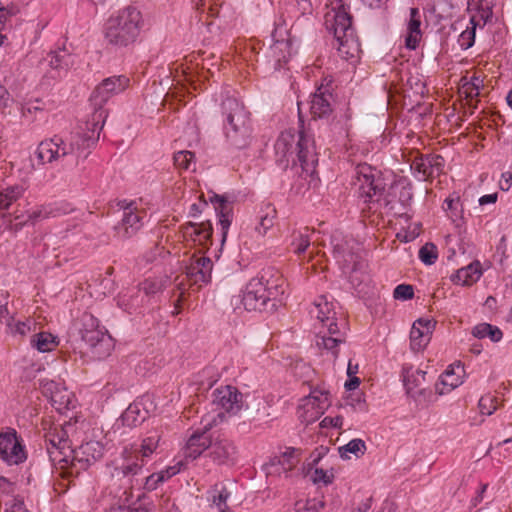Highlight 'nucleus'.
Masks as SVG:
<instances>
[{
    "mask_svg": "<svg viewBox=\"0 0 512 512\" xmlns=\"http://www.w3.org/2000/svg\"><path fill=\"white\" fill-rule=\"evenodd\" d=\"M207 431L208 430L203 427L202 432H195L188 438L185 447V455L187 458L196 459L205 450H210L212 440L206 434Z\"/></svg>",
    "mask_w": 512,
    "mask_h": 512,
    "instance_id": "obj_27",
    "label": "nucleus"
},
{
    "mask_svg": "<svg viewBox=\"0 0 512 512\" xmlns=\"http://www.w3.org/2000/svg\"><path fill=\"white\" fill-rule=\"evenodd\" d=\"M300 462V451L295 448H286L280 455L273 457L267 465L269 475L288 477Z\"/></svg>",
    "mask_w": 512,
    "mask_h": 512,
    "instance_id": "obj_20",
    "label": "nucleus"
},
{
    "mask_svg": "<svg viewBox=\"0 0 512 512\" xmlns=\"http://www.w3.org/2000/svg\"><path fill=\"white\" fill-rule=\"evenodd\" d=\"M44 62L47 63L57 75H60L61 71H67L71 65V55L66 50L50 52L44 59Z\"/></svg>",
    "mask_w": 512,
    "mask_h": 512,
    "instance_id": "obj_34",
    "label": "nucleus"
},
{
    "mask_svg": "<svg viewBox=\"0 0 512 512\" xmlns=\"http://www.w3.org/2000/svg\"><path fill=\"white\" fill-rule=\"evenodd\" d=\"M389 0H361V3L372 10L383 12L387 9Z\"/></svg>",
    "mask_w": 512,
    "mask_h": 512,
    "instance_id": "obj_55",
    "label": "nucleus"
},
{
    "mask_svg": "<svg viewBox=\"0 0 512 512\" xmlns=\"http://www.w3.org/2000/svg\"><path fill=\"white\" fill-rule=\"evenodd\" d=\"M25 448L16 431L0 433V459L8 465H17L26 460Z\"/></svg>",
    "mask_w": 512,
    "mask_h": 512,
    "instance_id": "obj_15",
    "label": "nucleus"
},
{
    "mask_svg": "<svg viewBox=\"0 0 512 512\" xmlns=\"http://www.w3.org/2000/svg\"><path fill=\"white\" fill-rule=\"evenodd\" d=\"M121 207L124 209L123 217L121 222L115 226V232L119 239H128L142 227L143 213L139 212L133 203L124 205L122 202Z\"/></svg>",
    "mask_w": 512,
    "mask_h": 512,
    "instance_id": "obj_18",
    "label": "nucleus"
},
{
    "mask_svg": "<svg viewBox=\"0 0 512 512\" xmlns=\"http://www.w3.org/2000/svg\"><path fill=\"white\" fill-rule=\"evenodd\" d=\"M472 335L478 339L489 338L492 342H499L503 338L501 329L489 323H479L474 326Z\"/></svg>",
    "mask_w": 512,
    "mask_h": 512,
    "instance_id": "obj_38",
    "label": "nucleus"
},
{
    "mask_svg": "<svg viewBox=\"0 0 512 512\" xmlns=\"http://www.w3.org/2000/svg\"><path fill=\"white\" fill-rule=\"evenodd\" d=\"M332 244L334 247L333 252L335 254L343 255V256H353L360 253L359 244L355 243L354 240L350 239H340L336 236L332 239Z\"/></svg>",
    "mask_w": 512,
    "mask_h": 512,
    "instance_id": "obj_42",
    "label": "nucleus"
},
{
    "mask_svg": "<svg viewBox=\"0 0 512 512\" xmlns=\"http://www.w3.org/2000/svg\"><path fill=\"white\" fill-rule=\"evenodd\" d=\"M211 201L214 204V208L219 217V223L222 228V236L224 241L228 232V228L231 224V207L224 199V197L219 195H214L211 198Z\"/></svg>",
    "mask_w": 512,
    "mask_h": 512,
    "instance_id": "obj_33",
    "label": "nucleus"
},
{
    "mask_svg": "<svg viewBox=\"0 0 512 512\" xmlns=\"http://www.w3.org/2000/svg\"><path fill=\"white\" fill-rule=\"evenodd\" d=\"M163 288V284L161 281H158L156 279H146L140 284V291H143L146 295H152L159 291H161Z\"/></svg>",
    "mask_w": 512,
    "mask_h": 512,
    "instance_id": "obj_50",
    "label": "nucleus"
},
{
    "mask_svg": "<svg viewBox=\"0 0 512 512\" xmlns=\"http://www.w3.org/2000/svg\"><path fill=\"white\" fill-rule=\"evenodd\" d=\"M473 16H477V20L480 21L479 26H484L486 22L491 18L492 11L490 8H482Z\"/></svg>",
    "mask_w": 512,
    "mask_h": 512,
    "instance_id": "obj_64",
    "label": "nucleus"
},
{
    "mask_svg": "<svg viewBox=\"0 0 512 512\" xmlns=\"http://www.w3.org/2000/svg\"><path fill=\"white\" fill-rule=\"evenodd\" d=\"M353 184L359 198L364 203L380 201V197L386 188V182L381 171L367 163L358 164L355 167Z\"/></svg>",
    "mask_w": 512,
    "mask_h": 512,
    "instance_id": "obj_12",
    "label": "nucleus"
},
{
    "mask_svg": "<svg viewBox=\"0 0 512 512\" xmlns=\"http://www.w3.org/2000/svg\"><path fill=\"white\" fill-rule=\"evenodd\" d=\"M79 145V135H70L65 139L60 136H54L39 143L36 157L41 165L77 159L81 156Z\"/></svg>",
    "mask_w": 512,
    "mask_h": 512,
    "instance_id": "obj_11",
    "label": "nucleus"
},
{
    "mask_svg": "<svg viewBox=\"0 0 512 512\" xmlns=\"http://www.w3.org/2000/svg\"><path fill=\"white\" fill-rule=\"evenodd\" d=\"M208 206L207 202L202 198V196L198 197V201L193 203L190 206L189 215L191 217H197L204 208Z\"/></svg>",
    "mask_w": 512,
    "mask_h": 512,
    "instance_id": "obj_57",
    "label": "nucleus"
},
{
    "mask_svg": "<svg viewBox=\"0 0 512 512\" xmlns=\"http://www.w3.org/2000/svg\"><path fill=\"white\" fill-rule=\"evenodd\" d=\"M194 233L199 237V241H207L211 237V225L209 223H201L199 226H195Z\"/></svg>",
    "mask_w": 512,
    "mask_h": 512,
    "instance_id": "obj_54",
    "label": "nucleus"
},
{
    "mask_svg": "<svg viewBox=\"0 0 512 512\" xmlns=\"http://www.w3.org/2000/svg\"><path fill=\"white\" fill-rule=\"evenodd\" d=\"M50 211H48L45 207L38 208L33 210L28 214V219L32 223L36 222L39 219L47 218L50 215Z\"/></svg>",
    "mask_w": 512,
    "mask_h": 512,
    "instance_id": "obj_59",
    "label": "nucleus"
},
{
    "mask_svg": "<svg viewBox=\"0 0 512 512\" xmlns=\"http://www.w3.org/2000/svg\"><path fill=\"white\" fill-rule=\"evenodd\" d=\"M310 477L314 484L328 485V484L332 483V481L334 479V474H333L332 470L315 468L314 471L311 473Z\"/></svg>",
    "mask_w": 512,
    "mask_h": 512,
    "instance_id": "obj_47",
    "label": "nucleus"
},
{
    "mask_svg": "<svg viewBox=\"0 0 512 512\" xmlns=\"http://www.w3.org/2000/svg\"><path fill=\"white\" fill-rule=\"evenodd\" d=\"M142 26L143 18L140 10L134 6H127L107 20L105 40L115 48L128 47L136 42Z\"/></svg>",
    "mask_w": 512,
    "mask_h": 512,
    "instance_id": "obj_8",
    "label": "nucleus"
},
{
    "mask_svg": "<svg viewBox=\"0 0 512 512\" xmlns=\"http://www.w3.org/2000/svg\"><path fill=\"white\" fill-rule=\"evenodd\" d=\"M393 296L398 300L412 299L414 296L413 287L408 284H400L394 289Z\"/></svg>",
    "mask_w": 512,
    "mask_h": 512,
    "instance_id": "obj_51",
    "label": "nucleus"
},
{
    "mask_svg": "<svg viewBox=\"0 0 512 512\" xmlns=\"http://www.w3.org/2000/svg\"><path fill=\"white\" fill-rule=\"evenodd\" d=\"M183 468L182 461H178L174 465L168 466L165 469L159 471V475L163 476V482L167 481L171 477L177 475Z\"/></svg>",
    "mask_w": 512,
    "mask_h": 512,
    "instance_id": "obj_53",
    "label": "nucleus"
},
{
    "mask_svg": "<svg viewBox=\"0 0 512 512\" xmlns=\"http://www.w3.org/2000/svg\"><path fill=\"white\" fill-rule=\"evenodd\" d=\"M162 477L163 476H160L158 472L151 474L146 478L145 488L150 491L155 490L159 484L163 483Z\"/></svg>",
    "mask_w": 512,
    "mask_h": 512,
    "instance_id": "obj_56",
    "label": "nucleus"
},
{
    "mask_svg": "<svg viewBox=\"0 0 512 512\" xmlns=\"http://www.w3.org/2000/svg\"><path fill=\"white\" fill-rule=\"evenodd\" d=\"M9 294L5 290H0V322L6 323L12 319L8 310Z\"/></svg>",
    "mask_w": 512,
    "mask_h": 512,
    "instance_id": "obj_49",
    "label": "nucleus"
},
{
    "mask_svg": "<svg viewBox=\"0 0 512 512\" xmlns=\"http://www.w3.org/2000/svg\"><path fill=\"white\" fill-rule=\"evenodd\" d=\"M412 169L423 180H429L442 173L444 159L440 155H421L413 160Z\"/></svg>",
    "mask_w": 512,
    "mask_h": 512,
    "instance_id": "obj_22",
    "label": "nucleus"
},
{
    "mask_svg": "<svg viewBox=\"0 0 512 512\" xmlns=\"http://www.w3.org/2000/svg\"><path fill=\"white\" fill-rule=\"evenodd\" d=\"M129 84V78L124 75L108 77L94 89L90 101L94 107L103 108L112 96L123 92Z\"/></svg>",
    "mask_w": 512,
    "mask_h": 512,
    "instance_id": "obj_14",
    "label": "nucleus"
},
{
    "mask_svg": "<svg viewBox=\"0 0 512 512\" xmlns=\"http://www.w3.org/2000/svg\"><path fill=\"white\" fill-rule=\"evenodd\" d=\"M212 267L211 258H191L186 266V277L191 284L201 286L210 282Z\"/></svg>",
    "mask_w": 512,
    "mask_h": 512,
    "instance_id": "obj_23",
    "label": "nucleus"
},
{
    "mask_svg": "<svg viewBox=\"0 0 512 512\" xmlns=\"http://www.w3.org/2000/svg\"><path fill=\"white\" fill-rule=\"evenodd\" d=\"M8 331L13 336L25 337L30 333H35L37 330V322L34 318L28 317L24 321H14L12 318L6 323Z\"/></svg>",
    "mask_w": 512,
    "mask_h": 512,
    "instance_id": "obj_36",
    "label": "nucleus"
},
{
    "mask_svg": "<svg viewBox=\"0 0 512 512\" xmlns=\"http://www.w3.org/2000/svg\"><path fill=\"white\" fill-rule=\"evenodd\" d=\"M277 162L287 167L290 162H298L302 170L309 175L315 172L318 162L314 141L303 132L296 136L292 131H284L275 143Z\"/></svg>",
    "mask_w": 512,
    "mask_h": 512,
    "instance_id": "obj_3",
    "label": "nucleus"
},
{
    "mask_svg": "<svg viewBox=\"0 0 512 512\" xmlns=\"http://www.w3.org/2000/svg\"><path fill=\"white\" fill-rule=\"evenodd\" d=\"M284 34H287L284 27H276L272 32L274 43L270 46L267 57L275 70L283 68L291 57V42L288 38H283Z\"/></svg>",
    "mask_w": 512,
    "mask_h": 512,
    "instance_id": "obj_17",
    "label": "nucleus"
},
{
    "mask_svg": "<svg viewBox=\"0 0 512 512\" xmlns=\"http://www.w3.org/2000/svg\"><path fill=\"white\" fill-rule=\"evenodd\" d=\"M209 457L218 465H233L238 458V448L233 440L218 437L212 440Z\"/></svg>",
    "mask_w": 512,
    "mask_h": 512,
    "instance_id": "obj_19",
    "label": "nucleus"
},
{
    "mask_svg": "<svg viewBox=\"0 0 512 512\" xmlns=\"http://www.w3.org/2000/svg\"><path fill=\"white\" fill-rule=\"evenodd\" d=\"M148 410L141 401L131 403L121 416L123 425L136 427L148 418Z\"/></svg>",
    "mask_w": 512,
    "mask_h": 512,
    "instance_id": "obj_31",
    "label": "nucleus"
},
{
    "mask_svg": "<svg viewBox=\"0 0 512 512\" xmlns=\"http://www.w3.org/2000/svg\"><path fill=\"white\" fill-rule=\"evenodd\" d=\"M275 213V210H272V215L266 214L265 216L261 217L260 224L256 228L259 234L265 235L267 230L273 226Z\"/></svg>",
    "mask_w": 512,
    "mask_h": 512,
    "instance_id": "obj_52",
    "label": "nucleus"
},
{
    "mask_svg": "<svg viewBox=\"0 0 512 512\" xmlns=\"http://www.w3.org/2000/svg\"><path fill=\"white\" fill-rule=\"evenodd\" d=\"M106 118L107 112L105 109L94 107V111L89 118L79 125L75 132L70 134L80 136L79 152L81 154L99 140Z\"/></svg>",
    "mask_w": 512,
    "mask_h": 512,
    "instance_id": "obj_13",
    "label": "nucleus"
},
{
    "mask_svg": "<svg viewBox=\"0 0 512 512\" xmlns=\"http://www.w3.org/2000/svg\"><path fill=\"white\" fill-rule=\"evenodd\" d=\"M59 343L58 336L47 331H36L30 338V346L40 353L54 351Z\"/></svg>",
    "mask_w": 512,
    "mask_h": 512,
    "instance_id": "obj_32",
    "label": "nucleus"
},
{
    "mask_svg": "<svg viewBox=\"0 0 512 512\" xmlns=\"http://www.w3.org/2000/svg\"><path fill=\"white\" fill-rule=\"evenodd\" d=\"M73 429L71 424L55 426L46 434V449L51 461L58 464H68L75 459L82 460L79 455L85 456V461H95L102 457L104 446L98 441H89L82 444L78 450L72 448L69 432Z\"/></svg>",
    "mask_w": 512,
    "mask_h": 512,
    "instance_id": "obj_1",
    "label": "nucleus"
},
{
    "mask_svg": "<svg viewBox=\"0 0 512 512\" xmlns=\"http://www.w3.org/2000/svg\"><path fill=\"white\" fill-rule=\"evenodd\" d=\"M43 393L50 398L52 406L60 413L76 407L74 394L60 382L45 380L42 382Z\"/></svg>",
    "mask_w": 512,
    "mask_h": 512,
    "instance_id": "obj_16",
    "label": "nucleus"
},
{
    "mask_svg": "<svg viewBox=\"0 0 512 512\" xmlns=\"http://www.w3.org/2000/svg\"><path fill=\"white\" fill-rule=\"evenodd\" d=\"M470 25L458 37V44L463 50L469 49L475 42V31L477 26L480 25L477 16H471Z\"/></svg>",
    "mask_w": 512,
    "mask_h": 512,
    "instance_id": "obj_45",
    "label": "nucleus"
},
{
    "mask_svg": "<svg viewBox=\"0 0 512 512\" xmlns=\"http://www.w3.org/2000/svg\"><path fill=\"white\" fill-rule=\"evenodd\" d=\"M333 94L328 87L320 86L310 100V113L314 119L326 118L333 111Z\"/></svg>",
    "mask_w": 512,
    "mask_h": 512,
    "instance_id": "obj_24",
    "label": "nucleus"
},
{
    "mask_svg": "<svg viewBox=\"0 0 512 512\" xmlns=\"http://www.w3.org/2000/svg\"><path fill=\"white\" fill-rule=\"evenodd\" d=\"M365 264L361 261H354L343 265V273L347 275L349 281L354 285L358 286L362 282L368 279V275L364 271Z\"/></svg>",
    "mask_w": 512,
    "mask_h": 512,
    "instance_id": "obj_37",
    "label": "nucleus"
},
{
    "mask_svg": "<svg viewBox=\"0 0 512 512\" xmlns=\"http://www.w3.org/2000/svg\"><path fill=\"white\" fill-rule=\"evenodd\" d=\"M512 187V173L504 172L501 175V180L499 181V188L502 191H508Z\"/></svg>",
    "mask_w": 512,
    "mask_h": 512,
    "instance_id": "obj_63",
    "label": "nucleus"
},
{
    "mask_svg": "<svg viewBox=\"0 0 512 512\" xmlns=\"http://www.w3.org/2000/svg\"><path fill=\"white\" fill-rule=\"evenodd\" d=\"M367 446L362 439L355 438L350 440L347 444L338 448L340 457L342 459H350V455L359 458L365 454Z\"/></svg>",
    "mask_w": 512,
    "mask_h": 512,
    "instance_id": "obj_41",
    "label": "nucleus"
},
{
    "mask_svg": "<svg viewBox=\"0 0 512 512\" xmlns=\"http://www.w3.org/2000/svg\"><path fill=\"white\" fill-rule=\"evenodd\" d=\"M438 250L433 243H426L418 250V256H437Z\"/></svg>",
    "mask_w": 512,
    "mask_h": 512,
    "instance_id": "obj_62",
    "label": "nucleus"
},
{
    "mask_svg": "<svg viewBox=\"0 0 512 512\" xmlns=\"http://www.w3.org/2000/svg\"><path fill=\"white\" fill-rule=\"evenodd\" d=\"M221 106L222 113L225 116L224 133L227 142L231 147L237 149L246 148L252 140L249 112L234 97H227Z\"/></svg>",
    "mask_w": 512,
    "mask_h": 512,
    "instance_id": "obj_9",
    "label": "nucleus"
},
{
    "mask_svg": "<svg viewBox=\"0 0 512 512\" xmlns=\"http://www.w3.org/2000/svg\"><path fill=\"white\" fill-rule=\"evenodd\" d=\"M425 372L420 369H414L409 364L402 366L401 376L406 388L407 393H410L415 387L419 385V378H424Z\"/></svg>",
    "mask_w": 512,
    "mask_h": 512,
    "instance_id": "obj_40",
    "label": "nucleus"
},
{
    "mask_svg": "<svg viewBox=\"0 0 512 512\" xmlns=\"http://www.w3.org/2000/svg\"><path fill=\"white\" fill-rule=\"evenodd\" d=\"M194 153L191 151H179L174 155V164L180 169H189Z\"/></svg>",
    "mask_w": 512,
    "mask_h": 512,
    "instance_id": "obj_48",
    "label": "nucleus"
},
{
    "mask_svg": "<svg viewBox=\"0 0 512 512\" xmlns=\"http://www.w3.org/2000/svg\"><path fill=\"white\" fill-rule=\"evenodd\" d=\"M460 239H449L447 244L449 245L448 252L450 256H456L457 254H465L466 251L460 245Z\"/></svg>",
    "mask_w": 512,
    "mask_h": 512,
    "instance_id": "obj_60",
    "label": "nucleus"
},
{
    "mask_svg": "<svg viewBox=\"0 0 512 512\" xmlns=\"http://www.w3.org/2000/svg\"><path fill=\"white\" fill-rule=\"evenodd\" d=\"M343 417L335 416V417H325L321 421L322 427H333V428H341L343 426Z\"/></svg>",
    "mask_w": 512,
    "mask_h": 512,
    "instance_id": "obj_58",
    "label": "nucleus"
},
{
    "mask_svg": "<svg viewBox=\"0 0 512 512\" xmlns=\"http://www.w3.org/2000/svg\"><path fill=\"white\" fill-rule=\"evenodd\" d=\"M212 397L215 410L205 414L201 419L206 430L223 423L227 416H238L243 410L248 409L243 394L234 386H220L213 391Z\"/></svg>",
    "mask_w": 512,
    "mask_h": 512,
    "instance_id": "obj_10",
    "label": "nucleus"
},
{
    "mask_svg": "<svg viewBox=\"0 0 512 512\" xmlns=\"http://www.w3.org/2000/svg\"><path fill=\"white\" fill-rule=\"evenodd\" d=\"M310 230L304 227L299 230H294L291 234V240L288 246L289 252L294 254H301L306 251L310 245Z\"/></svg>",
    "mask_w": 512,
    "mask_h": 512,
    "instance_id": "obj_35",
    "label": "nucleus"
},
{
    "mask_svg": "<svg viewBox=\"0 0 512 512\" xmlns=\"http://www.w3.org/2000/svg\"><path fill=\"white\" fill-rule=\"evenodd\" d=\"M309 313L322 324V330L316 336L317 347L336 359L339 345L345 341L346 333L344 323L340 327L337 322L335 304L327 296H319L313 302Z\"/></svg>",
    "mask_w": 512,
    "mask_h": 512,
    "instance_id": "obj_4",
    "label": "nucleus"
},
{
    "mask_svg": "<svg viewBox=\"0 0 512 512\" xmlns=\"http://www.w3.org/2000/svg\"><path fill=\"white\" fill-rule=\"evenodd\" d=\"M436 322L429 318L417 319L410 331V347L413 351L423 350L431 340Z\"/></svg>",
    "mask_w": 512,
    "mask_h": 512,
    "instance_id": "obj_21",
    "label": "nucleus"
},
{
    "mask_svg": "<svg viewBox=\"0 0 512 512\" xmlns=\"http://www.w3.org/2000/svg\"><path fill=\"white\" fill-rule=\"evenodd\" d=\"M325 25L336 41L337 51L342 59L355 64L360 59L362 52L358 38L352 28V17L341 4L337 9L333 8L325 15Z\"/></svg>",
    "mask_w": 512,
    "mask_h": 512,
    "instance_id": "obj_5",
    "label": "nucleus"
},
{
    "mask_svg": "<svg viewBox=\"0 0 512 512\" xmlns=\"http://www.w3.org/2000/svg\"><path fill=\"white\" fill-rule=\"evenodd\" d=\"M464 368L460 364L450 365L439 377L436 389L439 394H447L463 383Z\"/></svg>",
    "mask_w": 512,
    "mask_h": 512,
    "instance_id": "obj_25",
    "label": "nucleus"
},
{
    "mask_svg": "<svg viewBox=\"0 0 512 512\" xmlns=\"http://www.w3.org/2000/svg\"><path fill=\"white\" fill-rule=\"evenodd\" d=\"M160 440V434L155 432L144 437L139 444L126 445L120 456L112 462L113 471H111V475L120 478L139 474L156 452Z\"/></svg>",
    "mask_w": 512,
    "mask_h": 512,
    "instance_id": "obj_7",
    "label": "nucleus"
},
{
    "mask_svg": "<svg viewBox=\"0 0 512 512\" xmlns=\"http://www.w3.org/2000/svg\"><path fill=\"white\" fill-rule=\"evenodd\" d=\"M72 332L93 359L101 360L110 355L112 338L91 313L85 312L77 318L72 325Z\"/></svg>",
    "mask_w": 512,
    "mask_h": 512,
    "instance_id": "obj_6",
    "label": "nucleus"
},
{
    "mask_svg": "<svg viewBox=\"0 0 512 512\" xmlns=\"http://www.w3.org/2000/svg\"><path fill=\"white\" fill-rule=\"evenodd\" d=\"M461 81L463 83L460 93L463 94L467 100L472 101L473 99H477L480 95L481 88L484 86L483 79L474 74L470 80L463 78Z\"/></svg>",
    "mask_w": 512,
    "mask_h": 512,
    "instance_id": "obj_39",
    "label": "nucleus"
},
{
    "mask_svg": "<svg viewBox=\"0 0 512 512\" xmlns=\"http://www.w3.org/2000/svg\"><path fill=\"white\" fill-rule=\"evenodd\" d=\"M483 274V268L478 260L462 267L451 275L450 279L454 284L461 286H471L476 283Z\"/></svg>",
    "mask_w": 512,
    "mask_h": 512,
    "instance_id": "obj_26",
    "label": "nucleus"
},
{
    "mask_svg": "<svg viewBox=\"0 0 512 512\" xmlns=\"http://www.w3.org/2000/svg\"><path fill=\"white\" fill-rule=\"evenodd\" d=\"M309 401L315 403L316 411H312L311 415H307L306 422L308 423L316 421L329 407L330 393L323 388H314L308 395V402Z\"/></svg>",
    "mask_w": 512,
    "mask_h": 512,
    "instance_id": "obj_29",
    "label": "nucleus"
},
{
    "mask_svg": "<svg viewBox=\"0 0 512 512\" xmlns=\"http://www.w3.org/2000/svg\"><path fill=\"white\" fill-rule=\"evenodd\" d=\"M24 193L21 185H14L0 190V211L8 209L10 205L17 201Z\"/></svg>",
    "mask_w": 512,
    "mask_h": 512,
    "instance_id": "obj_44",
    "label": "nucleus"
},
{
    "mask_svg": "<svg viewBox=\"0 0 512 512\" xmlns=\"http://www.w3.org/2000/svg\"><path fill=\"white\" fill-rule=\"evenodd\" d=\"M444 205V209L448 212V216L453 222L463 221L464 209L458 195L454 194L447 197L444 201Z\"/></svg>",
    "mask_w": 512,
    "mask_h": 512,
    "instance_id": "obj_43",
    "label": "nucleus"
},
{
    "mask_svg": "<svg viewBox=\"0 0 512 512\" xmlns=\"http://www.w3.org/2000/svg\"><path fill=\"white\" fill-rule=\"evenodd\" d=\"M498 405V398L492 394L483 395L478 402L480 414L485 416L492 415L497 410Z\"/></svg>",
    "mask_w": 512,
    "mask_h": 512,
    "instance_id": "obj_46",
    "label": "nucleus"
},
{
    "mask_svg": "<svg viewBox=\"0 0 512 512\" xmlns=\"http://www.w3.org/2000/svg\"><path fill=\"white\" fill-rule=\"evenodd\" d=\"M421 15L418 8L410 9V19L407 24V35L405 37V46L408 49L415 50L422 39Z\"/></svg>",
    "mask_w": 512,
    "mask_h": 512,
    "instance_id": "obj_28",
    "label": "nucleus"
},
{
    "mask_svg": "<svg viewBox=\"0 0 512 512\" xmlns=\"http://www.w3.org/2000/svg\"><path fill=\"white\" fill-rule=\"evenodd\" d=\"M208 493V501L214 506L218 512H233L227 505L228 499L231 497V492L223 483L214 484Z\"/></svg>",
    "mask_w": 512,
    "mask_h": 512,
    "instance_id": "obj_30",
    "label": "nucleus"
},
{
    "mask_svg": "<svg viewBox=\"0 0 512 512\" xmlns=\"http://www.w3.org/2000/svg\"><path fill=\"white\" fill-rule=\"evenodd\" d=\"M301 410H303V414H301V417L306 421L307 415H311L312 411H316L315 403H312V401L308 402V396L304 397L302 399V403L300 406Z\"/></svg>",
    "mask_w": 512,
    "mask_h": 512,
    "instance_id": "obj_61",
    "label": "nucleus"
},
{
    "mask_svg": "<svg viewBox=\"0 0 512 512\" xmlns=\"http://www.w3.org/2000/svg\"><path fill=\"white\" fill-rule=\"evenodd\" d=\"M286 289L283 275L274 267L262 269L242 292V304L247 311L262 310L269 301L280 300Z\"/></svg>",
    "mask_w": 512,
    "mask_h": 512,
    "instance_id": "obj_2",
    "label": "nucleus"
}]
</instances>
